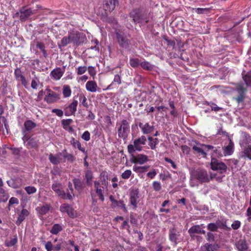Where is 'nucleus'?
I'll return each instance as SVG.
<instances>
[{
	"label": "nucleus",
	"instance_id": "aec40b11",
	"mask_svg": "<svg viewBox=\"0 0 251 251\" xmlns=\"http://www.w3.org/2000/svg\"><path fill=\"white\" fill-rule=\"evenodd\" d=\"M139 126L143 133L145 134L151 133L154 130V126H151L148 123L144 125L142 123H140Z\"/></svg>",
	"mask_w": 251,
	"mask_h": 251
},
{
	"label": "nucleus",
	"instance_id": "7c9ffc66",
	"mask_svg": "<svg viewBox=\"0 0 251 251\" xmlns=\"http://www.w3.org/2000/svg\"><path fill=\"white\" fill-rule=\"evenodd\" d=\"M179 236L178 232L175 229L173 228L170 230L169 232V239L172 241L176 244L177 237Z\"/></svg>",
	"mask_w": 251,
	"mask_h": 251
},
{
	"label": "nucleus",
	"instance_id": "4d7b16f0",
	"mask_svg": "<svg viewBox=\"0 0 251 251\" xmlns=\"http://www.w3.org/2000/svg\"><path fill=\"white\" fill-rule=\"evenodd\" d=\"M129 64L133 68H137L139 65L140 66V63L139 62V60L138 58H131L129 60Z\"/></svg>",
	"mask_w": 251,
	"mask_h": 251
},
{
	"label": "nucleus",
	"instance_id": "774afa93",
	"mask_svg": "<svg viewBox=\"0 0 251 251\" xmlns=\"http://www.w3.org/2000/svg\"><path fill=\"white\" fill-rule=\"evenodd\" d=\"M87 70L88 71L89 74L91 76L94 77L96 75V72L95 68L94 67L89 66L88 67H87Z\"/></svg>",
	"mask_w": 251,
	"mask_h": 251
},
{
	"label": "nucleus",
	"instance_id": "37998d69",
	"mask_svg": "<svg viewBox=\"0 0 251 251\" xmlns=\"http://www.w3.org/2000/svg\"><path fill=\"white\" fill-rule=\"evenodd\" d=\"M115 83L120 85L122 83V80H121V77L119 75H116L114 76V78L113 79V81L111 82V83L109 85L106 89H111L112 88V86L114 85Z\"/></svg>",
	"mask_w": 251,
	"mask_h": 251
},
{
	"label": "nucleus",
	"instance_id": "f257e3e1",
	"mask_svg": "<svg viewBox=\"0 0 251 251\" xmlns=\"http://www.w3.org/2000/svg\"><path fill=\"white\" fill-rule=\"evenodd\" d=\"M129 17L135 24H139L140 26L146 25L150 21L147 12L140 8L133 9L129 13Z\"/></svg>",
	"mask_w": 251,
	"mask_h": 251
},
{
	"label": "nucleus",
	"instance_id": "b1692460",
	"mask_svg": "<svg viewBox=\"0 0 251 251\" xmlns=\"http://www.w3.org/2000/svg\"><path fill=\"white\" fill-rule=\"evenodd\" d=\"M68 188L69 190H67V194H66L64 191V194H62L60 197L63 199L71 200H72L74 197V195L73 194L74 190L72 187V185L71 183H69Z\"/></svg>",
	"mask_w": 251,
	"mask_h": 251
},
{
	"label": "nucleus",
	"instance_id": "0e129e2a",
	"mask_svg": "<svg viewBox=\"0 0 251 251\" xmlns=\"http://www.w3.org/2000/svg\"><path fill=\"white\" fill-rule=\"evenodd\" d=\"M152 187L155 191H159L162 188L160 182L157 181L152 182Z\"/></svg>",
	"mask_w": 251,
	"mask_h": 251
},
{
	"label": "nucleus",
	"instance_id": "338daca9",
	"mask_svg": "<svg viewBox=\"0 0 251 251\" xmlns=\"http://www.w3.org/2000/svg\"><path fill=\"white\" fill-rule=\"evenodd\" d=\"M81 138L86 141H88L90 139V133L88 131H85L81 136Z\"/></svg>",
	"mask_w": 251,
	"mask_h": 251
},
{
	"label": "nucleus",
	"instance_id": "39448f33",
	"mask_svg": "<svg viewBox=\"0 0 251 251\" xmlns=\"http://www.w3.org/2000/svg\"><path fill=\"white\" fill-rule=\"evenodd\" d=\"M119 126L118 129V136L124 139L127 137L129 133V124L126 120L124 119L119 124Z\"/></svg>",
	"mask_w": 251,
	"mask_h": 251
},
{
	"label": "nucleus",
	"instance_id": "c03bdc74",
	"mask_svg": "<svg viewBox=\"0 0 251 251\" xmlns=\"http://www.w3.org/2000/svg\"><path fill=\"white\" fill-rule=\"evenodd\" d=\"M9 198V195L3 189H0V202H6Z\"/></svg>",
	"mask_w": 251,
	"mask_h": 251
},
{
	"label": "nucleus",
	"instance_id": "1a4fd4ad",
	"mask_svg": "<svg viewBox=\"0 0 251 251\" xmlns=\"http://www.w3.org/2000/svg\"><path fill=\"white\" fill-rule=\"evenodd\" d=\"M211 168L213 170L223 173L227 169L226 165L223 162L219 161L215 158H212L211 161Z\"/></svg>",
	"mask_w": 251,
	"mask_h": 251
},
{
	"label": "nucleus",
	"instance_id": "c9c22d12",
	"mask_svg": "<svg viewBox=\"0 0 251 251\" xmlns=\"http://www.w3.org/2000/svg\"><path fill=\"white\" fill-rule=\"evenodd\" d=\"M71 143L74 147L77 148L79 151L83 153H86L85 148L81 147V143L79 141L75 140L74 138H73L71 141Z\"/></svg>",
	"mask_w": 251,
	"mask_h": 251
},
{
	"label": "nucleus",
	"instance_id": "bb28decb",
	"mask_svg": "<svg viewBox=\"0 0 251 251\" xmlns=\"http://www.w3.org/2000/svg\"><path fill=\"white\" fill-rule=\"evenodd\" d=\"M50 206L48 204H45L41 206H38L36 208V211L40 215L46 214L50 211Z\"/></svg>",
	"mask_w": 251,
	"mask_h": 251
},
{
	"label": "nucleus",
	"instance_id": "2eb2a0df",
	"mask_svg": "<svg viewBox=\"0 0 251 251\" xmlns=\"http://www.w3.org/2000/svg\"><path fill=\"white\" fill-rule=\"evenodd\" d=\"M201 146L204 147V149H202L196 146H194L192 147V149L199 153L200 155H201L202 157L204 158L206 157L207 155L206 152L204 151L205 150L208 151L214 149V147L211 145L202 144L201 145Z\"/></svg>",
	"mask_w": 251,
	"mask_h": 251
},
{
	"label": "nucleus",
	"instance_id": "412c9836",
	"mask_svg": "<svg viewBox=\"0 0 251 251\" xmlns=\"http://www.w3.org/2000/svg\"><path fill=\"white\" fill-rule=\"evenodd\" d=\"M4 127L6 130V134H8L9 126L6 119L4 117H2L0 118V133L5 135Z\"/></svg>",
	"mask_w": 251,
	"mask_h": 251
},
{
	"label": "nucleus",
	"instance_id": "4be33fe9",
	"mask_svg": "<svg viewBox=\"0 0 251 251\" xmlns=\"http://www.w3.org/2000/svg\"><path fill=\"white\" fill-rule=\"evenodd\" d=\"M235 245L238 251H249L248 245L245 239H240Z\"/></svg>",
	"mask_w": 251,
	"mask_h": 251
},
{
	"label": "nucleus",
	"instance_id": "69168bd1",
	"mask_svg": "<svg viewBox=\"0 0 251 251\" xmlns=\"http://www.w3.org/2000/svg\"><path fill=\"white\" fill-rule=\"evenodd\" d=\"M132 172L130 170H126L122 173L121 176L123 179H128L131 176Z\"/></svg>",
	"mask_w": 251,
	"mask_h": 251
},
{
	"label": "nucleus",
	"instance_id": "2f4dec72",
	"mask_svg": "<svg viewBox=\"0 0 251 251\" xmlns=\"http://www.w3.org/2000/svg\"><path fill=\"white\" fill-rule=\"evenodd\" d=\"M85 178L86 179V183L87 186L92 185V181L94 178L93 174L91 170H88L85 171Z\"/></svg>",
	"mask_w": 251,
	"mask_h": 251
},
{
	"label": "nucleus",
	"instance_id": "e2e57ef3",
	"mask_svg": "<svg viewBox=\"0 0 251 251\" xmlns=\"http://www.w3.org/2000/svg\"><path fill=\"white\" fill-rule=\"evenodd\" d=\"M25 190L28 195L33 194L37 191L36 188L34 186H31L25 187Z\"/></svg>",
	"mask_w": 251,
	"mask_h": 251
},
{
	"label": "nucleus",
	"instance_id": "f704fd0d",
	"mask_svg": "<svg viewBox=\"0 0 251 251\" xmlns=\"http://www.w3.org/2000/svg\"><path fill=\"white\" fill-rule=\"evenodd\" d=\"M75 189L79 191H82L84 188V185L82 181L78 178H74L73 179Z\"/></svg>",
	"mask_w": 251,
	"mask_h": 251
},
{
	"label": "nucleus",
	"instance_id": "052dcab7",
	"mask_svg": "<svg viewBox=\"0 0 251 251\" xmlns=\"http://www.w3.org/2000/svg\"><path fill=\"white\" fill-rule=\"evenodd\" d=\"M39 83V80L38 78L36 76H35L32 78L31 83V87L33 89H37L38 85Z\"/></svg>",
	"mask_w": 251,
	"mask_h": 251
},
{
	"label": "nucleus",
	"instance_id": "49530a36",
	"mask_svg": "<svg viewBox=\"0 0 251 251\" xmlns=\"http://www.w3.org/2000/svg\"><path fill=\"white\" fill-rule=\"evenodd\" d=\"M77 96L79 97V100L81 104L86 108H88L89 107V104L87 102V98L83 94H78Z\"/></svg>",
	"mask_w": 251,
	"mask_h": 251
},
{
	"label": "nucleus",
	"instance_id": "f3484780",
	"mask_svg": "<svg viewBox=\"0 0 251 251\" xmlns=\"http://www.w3.org/2000/svg\"><path fill=\"white\" fill-rule=\"evenodd\" d=\"M25 7H23L20 10V20L22 21H25L31 15L36 13L37 10H32L30 8L24 9Z\"/></svg>",
	"mask_w": 251,
	"mask_h": 251
},
{
	"label": "nucleus",
	"instance_id": "a18cd8bd",
	"mask_svg": "<svg viewBox=\"0 0 251 251\" xmlns=\"http://www.w3.org/2000/svg\"><path fill=\"white\" fill-rule=\"evenodd\" d=\"M224 155V152H222V149L218 147L216 148L214 150H213V152L211 155V158L215 157H220Z\"/></svg>",
	"mask_w": 251,
	"mask_h": 251
},
{
	"label": "nucleus",
	"instance_id": "680f3d73",
	"mask_svg": "<svg viewBox=\"0 0 251 251\" xmlns=\"http://www.w3.org/2000/svg\"><path fill=\"white\" fill-rule=\"evenodd\" d=\"M17 237H15L11 239L9 241H6L5 246L8 247L14 246L17 244Z\"/></svg>",
	"mask_w": 251,
	"mask_h": 251
},
{
	"label": "nucleus",
	"instance_id": "ddd939ff",
	"mask_svg": "<svg viewBox=\"0 0 251 251\" xmlns=\"http://www.w3.org/2000/svg\"><path fill=\"white\" fill-rule=\"evenodd\" d=\"M94 187L96 195L99 197V200L101 202H103L104 201L103 187L100 185V182L99 181H94Z\"/></svg>",
	"mask_w": 251,
	"mask_h": 251
},
{
	"label": "nucleus",
	"instance_id": "423d86ee",
	"mask_svg": "<svg viewBox=\"0 0 251 251\" xmlns=\"http://www.w3.org/2000/svg\"><path fill=\"white\" fill-rule=\"evenodd\" d=\"M129 203L134 209L137 207V204L139 201V190L137 188H131L129 190Z\"/></svg>",
	"mask_w": 251,
	"mask_h": 251
},
{
	"label": "nucleus",
	"instance_id": "3c124183",
	"mask_svg": "<svg viewBox=\"0 0 251 251\" xmlns=\"http://www.w3.org/2000/svg\"><path fill=\"white\" fill-rule=\"evenodd\" d=\"M243 79L247 86L251 87V72H248L245 75H243Z\"/></svg>",
	"mask_w": 251,
	"mask_h": 251
},
{
	"label": "nucleus",
	"instance_id": "72a5a7b5",
	"mask_svg": "<svg viewBox=\"0 0 251 251\" xmlns=\"http://www.w3.org/2000/svg\"><path fill=\"white\" fill-rule=\"evenodd\" d=\"M149 168L150 166L149 165H145L142 166L134 165L133 167V170L137 173H144L146 172Z\"/></svg>",
	"mask_w": 251,
	"mask_h": 251
},
{
	"label": "nucleus",
	"instance_id": "f03ea898",
	"mask_svg": "<svg viewBox=\"0 0 251 251\" xmlns=\"http://www.w3.org/2000/svg\"><path fill=\"white\" fill-rule=\"evenodd\" d=\"M115 39L120 48L126 49L131 45L130 35L124 30L116 29L115 31Z\"/></svg>",
	"mask_w": 251,
	"mask_h": 251
},
{
	"label": "nucleus",
	"instance_id": "8fccbe9b",
	"mask_svg": "<svg viewBox=\"0 0 251 251\" xmlns=\"http://www.w3.org/2000/svg\"><path fill=\"white\" fill-rule=\"evenodd\" d=\"M62 153L64 158L69 161L73 162L75 160L74 156L72 154L68 153L66 150H64Z\"/></svg>",
	"mask_w": 251,
	"mask_h": 251
},
{
	"label": "nucleus",
	"instance_id": "6e6552de",
	"mask_svg": "<svg viewBox=\"0 0 251 251\" xmlns=\"http://www.w3.org/2000/svg\"><path fill=\"white\" fill-rule=\"evenodd\" d=\"M14 75L17 81H20L25 88H28V81L26 79L20 68H17L14 70Z\"/></svg>",
	"mask_w": 251,
	"mask_h": 251
},
{
	"label": "nucleus",
	"instance_id": "13d9d810",
	"mask_svg": "<svg viewBox=\"0 0 251 251\" xmlns=\"http://www.w3.org/2000/svg\"><path fill=\"white\" fill-rule=\"evenodd\" d=\"M87 70V67L85 66H79L76 69V73L77 75H82L84 74Z\"/></svg>",
	"mask_w": 251,
	"mask_h": 251
},
{
	"label": "nucleus",
	"instance_id": "c85d7f7f",
	"mask_svg": "<svg viewBox=\"0 0 251 251\" xmlns=\"http://www.w3.org/2000/svg\"><path fill=\"white\" fill-rule=\"evenodd\" d=\"M36 126V124L31 120H27L24 123L25 131L27 132L31 131Z\"/></svg>",
	"mask_w": 251,
	"mask_h": 251
},
{
	"label": "nucleus",
	"instance_id": "9d476101",
	"mask_svg": "<svg viewBox=\"0 0 251 251\" xmlns=\"http://www.w3.org/2000/svg\"><path fill=\"white\" fill-rule=\"evenodd\" d=\"M117 2L116 0H104L103 5L104 13H102V15L107 16L115 9Z\"/></svg>",
	"mask_w": 251,
	"mask_h": 251
},
{
	"label": "nucleus",
	"instance_id": "de8ad7c7",
	"mask_svg": "<svg viewBox=\"0 0 251 251\" xmlns=\"http://www.w3.org/2000/svg\"><path fill=\"white\" fill-rule=\"evenodd\" d=\"M100 178L102 185H106L108 179V174L106 171H102L100 174Z\"/></svg>",
	"mask_w": 251,
	"mask_h": 251
},
{
	"label": "nucleus",
	"instance_id": "393cba45",
	"mask_svg": "<svg viewBox=\"0 0 251 251\" xmlns=\"http://www.w3.org/2000/svg\"><path fill=\"white\" fill-rule=\"evenodd\" d=\"M25 139H26V146L27 148H37L38 147V143L35 138L25 136L23 140H25Z\"/></svg>",
	"mask_w": 251,
	"mask_h": 251
},
{
	"label": "nucleus",
	"instance_id": "bf43d9fd",
	"mask_svg": "<svg viewBox=\"0 0 251 251\" xmlns=\"http://www.w3.org/2000/svg\"><path fill=\"white\" fill-rule=\"evenodd\" d=\"M19 202V200L16 197H12L9 201L8 208L10 209V207L14 204H18Z\"/></svg>",
	"mask_w": 251,
	"mask_h": 251
},
{
	"label": "nucleus",
	"instance_id": "9b49d317",
	"mask_svg": "<svg viewBox=\"0 0 251 251\" xmlns=\"http://www.w3.org/2000/svg\"><path fill=\"white\" fill-rule=\"evenodd\" d=\"M236 90L238 93V95L235 98L238 103L243 102L245 99V94L247 91V89L244 87V84L242 82H239L236 85Z\"/></svg>",
	"mask_w": 251,
	"mask_h": 251
},
{
	"label": "nucleus",
	"instance_id": "a211bd4d",
	"mask_svg": "<svg viewBox=\"0 0 251 251\" xmlns=\"http://www.w3.org/2000/svg\"><path fill=\"white\" fill-rule=\"evenodd\" d=\"M59 99V94L55 92H51V93H48L47 95H46L44 100L48 103H52L55 102Z\"/></svg>",
	"mask_w": 251,
	"mask_h": 251
},
{
	"label": "nucleus",
	"instance_id": "a19ab883",
	"mask_svg": "<svg viewBox=\"0 0 251 251\" xmlns=\"http://www.w3.org/2000/svg\"><path fill=\"white\" fill-rule=\"evenodd\" d=\"M62 94L64 98H68L71 96L72 90L69 85H65L63 87Z\"/></svg>",
	"mask_w": 251,
	"mask_h": 251
},
{
	"label": "nucleus",
	"instance_id": "20e7f679",
	"mask_svg": "<svg viewBox=\"0 0 251 251\" xmlns=\"http://www.w3.org/2000/svg\"><path fill=\"white\" fill-rule=\"evenodd\" d=\"M192 175L194 179L201 183L209 182L212 179V177L208 174L207 172L202 169L195 170Z\"/></svg>",
	"mask_w": 251,
	"mask_h": 251
},
{
	"label": "nucleus",
	"instance_id": "79ce46f5",
	"mask_svg": "<svg viewBox=\"0 0 251 251\" xmlns=\"http://www.w3.org/2000/svg\"><path fill=\"white\" fill-rule=\"evenodd\" d=\"M63 230V227L62 226L59 224H54L52 227L51 229L50 230V232L52 234L56 235L59 232Z\"/></svg>",
	"mask_w": 251,
	"mask_h": 251
},
{
	"label": "nucleus",
	"instance_id": "603ef678",
	"mask_svg": "<svg viewBox=\"0 0 251 251\" xmlns=\"http://www.w3.org/2000/svg\"><path fill=\"white\" fill-rule=\"evenodd\" d=\"M72 43L69 34L68 36H64L62 38L60 41V46L65 47L68 44Z\"/></svg>",
	"mask_w": 251,
	"mask_h": 251
},
{
	"label": "nucleus",
	"instance_id": "6ab92c4d",
	"mask_svg": "<svg viewBox=\"0 0 251 251\" xmlns=\"http://www.w3.org/2000/svg\"><path fill=\"white\" fill-rule=\"evenodd\" d=\"M109 200L112 202V206L113 207H118L122 209L124 211H126V205L123 200L117 201L116 200L113 196L110 195Z\"/></svg>",
	"mask_w": 251,
	"mask_h": 251
},
{
	"label": "nucleus",
	"instance_id": "473e14b6",
	"mask_svg": "<svg viewBox=\"0 0 251 251\" xmlns=\"http://www.w3.org/2000/svg\"><path fill=\"white\" fill-rule=\"evenodd\" d=\"M203 248L206 251H216L220 248V246L218 244L205 243Z\"/></svg>",
	"mask_w": 251,
	"mask_h": 251
},
{
	"label": "nucleus",
	"instance_id": "f8f14e48",
	"mask_svg": "<svg viewBox=\"0 0 251 251\" xmlns=\"http://www.w3.org/2000/svg\"><path fill=\"white\" fill-rule=\"evenodd\" d=\"M130 161L135 164L143 165L149 161V158L147 155L144 154H138L136 155L132 154Z\"/></svg>",
	"mask_w": 251,
	"mask_h": 251
},
{
	"label": "nucleus",
	"instance_id": "0eeeda50",
	"mask_svg": "<svg viewBox=\"0 0 251 251\" xmlns=\"http://www.w3.org/2000/svg\"><path fill=\"white\" fill-rule=\"evenodd\" d=\"M68 34L71 41L74 45L79 46L82 43L83 41L81 40L83 35L82 33L77 30H73L69 32Z\"/></svg>",
	"mask_w": 251,
	"mask_h": 251
},
{
	"label": "nucleus",
	"instance_id": "5fc2aeb1",
	"mask_svg": "<svg viewBox=\"0 0 251 251\" xmlns=\"http://www.w3.org/2000/svg\"><path fill=\"white\" fill-rule=\"evenodd\" d=\"M73 122L71 119H63L61 121V124L64 129L67 130V127Z\"/></svg>",
	"mask_w": 251,
	"mask_h": 251
},
{
	"label": "nucleus",
	"instance_id": "6e6d98bb",
	"mask_svg": "<svg viewBox=\"0 0 251 251\" xmlns=\"http://www.w3.org/2000/svg\"><path fill=\"white\" fill-rule=\"evenodd\" d=\"M29 214L28 210L25 209H23L21 212V213L18 217V220H25L28 217Z\"/></svg>",
	"mask_w": 251,
	"mask_h": 251
},
{
	"label": "nucleus",
	"instance_id": "09e8293b",
	"mask_svg": "<svg viewBox=\"0 0 251 251\" xmlns=\"http://www.w3.org/2000/svg\"><path fill=\"white\" fill-rule=\"evenodd\" d=\"M140 66L144 70L148 71H151L153 68V65L148 61H144L140 63Z\"/></svg>",
	"mask_w": 251,
	"mask_h": 251
},
{
	"label": "nucleus",
	"instance_id": "58836bf2",
	"mask_svg": "<svg viewBox=\"0 0 251 251\" xmlns=\"http://www.w3.org/2000/svg\"><path fill=\"white\" fill-rule=\"evenodd\" d=\"M189 233L191 235L194 233H204V230H202L199 226H195L191 227L188 230Z\"/></svg>",
	"mask_w": 251,
	"mask_h": 251
},
{
	"label": "nucleus",
	"instance_id": "e433bc0d",
	"mask_svg": "<svg viewBox=\"0 0 251 251\" xmlns=\"http://www.w3.org/2000/svg\"><path fill=\"white\" fill-rule=\"evenodd\" d=\"M61 185L59 183H53L52 185V189L59 196H61L62 194H64V191L61 189Z\"/></svg>",
	"mask_w": 251,
	"mask_h": 251
},
{
	"label": "nucleus",
	"instance_id": "4468645a",
	"mask_svg": "<svg viewBox=\"0 0 251 251\" xmlns=\"http://www.w3.org/2000/svg\"><path fill=\"white\" fill-rule=\"evenodd\" d=\"M60 210L62 213H67L71 218H74L76 216V211L69 204H62L60 207Z\"/></svg>",
	"mask_w": 251,
	"mask_h": 251
},
{
	"label": "nucleus",
	"instance_id": "a878e982",
	"mask_svg": "<svg viewBox=\"0 0 251 251\" xmlns=\"http://www.w3.org/2000/svg\"><path fill=\"white\" fill-rule=\"evenodd\" d=\"M61 156H62V153L61 152L57 153L56 156L50 153L49 155V159L52 164L57 165L62 162Z\"/></svg>",
	"mask_w": 251,
	"mask_h": 251
},
{
	"label": "nucleus",
	"instance_id": "5701e85b",
	"mask_svg": "<svg viewBox=\"0 0 251 251\" xmlns=\"http://www.w3.org/2000/svg\"><path fill=\"white\" fill-rule=\"evenodd\" d=\"M224 156L231 155L234 151V143L231 139L229 140V144L223 148Z\"/></svg>",
	"mask_w": 251,
	"mask_h": 251
},
{
	"label": "nucleus",
	"instance_id": "7ed1b4c3",
	"mask_svg": "<svg viewBox=\"0 0 251 251\" xmlns=\"http://www.w3.org/2000/svg\"><path fill=\"white\" fill-rule=\"evenodd\" d=\"M147 142L146 137L142 135L141 137L135 139L133 144H129L127 147V151L130 154H132L135 151H141L143 150L142 146L145 145Z\"/></svg>",
	"mask_w": 251,
	"mask_h": 251
},
{
	"label": "nucleus",
	"instance_id": "dca6fc26",
	"mask_svg": "<svg viewBox=\"0 0 251 251\" xmlns=\"http://www.w3.org/2000/svg\"><path fill=\"white\" fill-rule=\"evenodd\" d=\"M65 69L57 67L51 71L50 75L52 79L59 80L63 75Z\"/></svg>",
	"mask_w": 251,
	"mask_h": 251
},
{
	"label": "nucleus",
	"instance_id": "cd10ccee",
	"mask_svg": "<svg viewBox=\"0 0 251 251\" xmlns=\"http://www.w3.org/2000/svg\"><path fill=\"white\" fill-rule=\"evenodd\" d=\"M98 85L95 81H88L86 83V89L88 91L96 92L97 91Z\"/></svg>",
	"mask_w": 251,
	"mask_h": 251
},
{
	"label": "nucleus",
	"instance_id": "ea45409f",
	"mask_svg": "<svg viewBox=\"0 0 251 251\" xmlns=\"http://www.w3.org/2000/svg\"><path fill=\"white\" fill-rule=\"evenodd\" d=\"M36 47L42 51L43 56L45 57H47L48 54L46 50V46L45 44L43 42L39 41H36Z\"/></svg>",
	"mask_w": 251,
	"mask_h": 251
},
{
	"label": "nucleus",
	"instance_id": "4c0bfd02",
	"mask_svg": "<svg viewBox=\"0 0 251 251\" xmlns=\"http://www.w3.org/2000/svg\"><path fill=\"white\" fill-rule=\"evenodd\" d=\"M77 104L78 101L74 99L72 102L70 103L68 106L65 109V110L69 109V110L72 112V113L75 114L76 111Z\"/></svg>",
	"mask_w": 251,
	"mask_h": 251
},
{
	"label": "nucleus",
	"instance_id": "c756f323",
	"mask_svg": "<svg viewBox=\"0 0 251 251\" xmlns=\"http://www.w3.org/2000/svg\"><path fill=\"white\" fill-rule=\"evenodd\" d=\"M241 158L251 160V145L245 148L241 152Z\"/></svg>",
	"mask_w": 251,
	"mask_h": 251
},
{
	"label": "nucleus",
	"instance_id": "864d4df0",
	"mask_svg": "<svg viewBox=\"0 0 251 251\" xmlns=\"http://www.w3.org/2000/svg\"><path fill=\"white\" fill-rule=\"evenodd\" d=\"M170 203V201L169 200H165L164 201V202L161 204V208L160 209V212H165V213H169L170 211V208H165V207L169 204Z\"/></svg>",
	"mask_w": 251,
	"mask_h": 251
}]
</instances>
